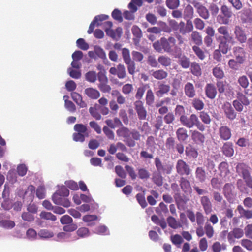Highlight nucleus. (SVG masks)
<instances>
[{
    "instance_id": "nucleus-15",
    "label": "nucleus",
    "mask_w": 252,
    "mask_h": 252,
    "mask_svg": "<svg viewBox=\"0 0 252 252\" xmlns=\"http://www.w3.org/2000/svg\"><path fill=\"white\" fill-rule=\"evenodd\" d=\"M191 140L196 144L203 145L205 141V135L197 130H190Z\"/></svg>"
},
{
    "instance_id": "nucleus-23",
    "label": "nucleus",
    "mask_w": 252,
    "mask_h": 252,
    "mask_svg": "<svg viewBox=\"0 0 252 252\" xmlns=\"http://www.w3.org/2000/svg\"><path fill=\"white\" fill-rule=\"evenodd\" d=\"M72 99L73 101L81 108L86 107L87 104L85 101H83L82 97L81 94L79 93L73 92L71 94Z\"/></svg>"
},
{
    "instance_id": "nucleus-44",
    "label": "nucleus",
    "mask_w": 252,
    "mask_h": 252,
    "mask_svg": "<svg viewBox=\"0 0 252 252\" xmlns=\"http://www.w3.org/2000/svg\"><path fill=\"white\" fill-rule=\"evenodd\" d=\"M83 220L84 222H88V226H92L94 224V221L97 219V216L94 215H87L83 217Z\"/></svg>"
},
{
    "instance_id": "nucleus-55",
    "label": "nucleus",
    "mask_w": 252,
    "mask_h": 252,
    "mask_svg": "<svg viewBox=\"0 0 252 252\" xmlns=\"http://www.w3.org/2000/svg\"><path fill=\"white\" fill-rule=\"evenodd\" d=\"M170 240L174 245L176 246L181 245L183 242L182 236L179 234L172 235L170 237Z\"/></svg>"
},
{
    "instance_id": "nucleus-45",
    "label": "nucleus",
    "mask_w": 252,
    "mask_h": 252,
    "mask_svg": "<svg viewBox=\"0 0 252 252\" xmlns=\"http://www.w3.org/2000/svg\"><path fill=\"white\" fill-rule=\"evenodd\" d=\"M142 5V0H131L128 4V8L132 10L133 12H135L137 10V6L140 7Z\"/></svg>"
},
{
    "instance_id": "nucleus-34",
    "label": "nucleus",
    "mask_w": 252,
    "mask_h": 252,
    "mask_svg": "<svg viewBox=\"0 0 252 252\" xmlns=\"http://www.w3.org/2000/svg\"><path fill=\"white\" fill-rule=\"evenodd\" d=\"M185 153L186 156L190 158H196L198 155L196 150L191 145L186 147Z\"/></svg>"
},
{
    "instance_id": "nucleus-43",
    "label": "nucleus",
    "mask_w": 252,
    "mask_h": 252,
    "mask_svg": "<svg viewBox=\"0 0 252 252\" xmlns=\"http://www.w3.org/2000/svg\"><path fill=\"white\" fill-rule=\"evenodd\" d=\"M138 177L142 180H147L150 176V173L147 169L145 168H139L137 170Z\"/></svg>"
},
{
    "instance_id": "nucleus-1",
    "label": "nucleus",
    "mask_w": 252,
    "mask_h": 252,
    "mask_svg": "<svg viewBox=\"0 0 252 252\" xmlns=\"http://www.w3.org/2000/svg\"><path fill=\"white\" fill-rule=\"evenodd\" d=\"M218 34H216V40L219 43V49H216L213 53V58L217 61L221 60V52L226 54L231 50V46L235 43L234 38L230 35L229 28L226 26H221L217 29Z\"/></svg>"
},
{
    "instance_id": "nucleus-64",
    "label": "nucleus",
    "mask_w": 252,
    "mask_h": 252,
    "mask_svg": "<svg viewBox=\"0 0 252 252\" xmlns=\"http://www.w3.org/2000/svg\"><path fill=\"white\" fill-rule=\"evenodd\" d=\"M115 170L117 175L120 178L122 179H125L126 177V173L121 166H116L115 167Z\"/></svg>"
},
{
    "instance_id": "nucleus-22",
    "label": "nucleus",
    "mask_w": 252,
    "mask_h": 252,
    "mask_svg": "<svg viewBox=\"0 0 252 252\" xmlns=\"http://www.w3.org/2000/svg\"><path fill=\"white\" fill-rule=\"evenodd\" d=\"M135 110L137 113L138 118L140 120H145L146 118L147 112L143 106L142 102L140 101H136Z\"/></svg>"
},
{
    "instance_id": "nucleus-46",
    "label": "nucleus",
    "mask_w": 252,
    "mask_h": 252,
    "mask_svg": "<svg viewBox=\"0 0 252 252\" xmlns=\"http://www.w3.org/2000/svg\"><path fill=\"white\" fill-rule=\"evenodd\" d=\"M158 62L164 66H168L171 64V59L165 55H161L158 58Z\"/></svg>"
},
{
    "instance_id": "nucleus-26",
    "label": "nucleus",
    "mask_w": 252,
    "mask_h": 252,
    "mask_svg": "<svg viewBox=\"0 0 252 252\" xmlns=\"http://www.w3.org/2000/svg\"><path fill=\"white\" fill-rule=\"evenodd\" d=\"M244 235L243 230L239 228H235L233 229V231L230 232L227 236L228 241H231L234 238H240Z\"/></svg>"
},
{
    "instance_id": "nucleus-27",
    "label": "nucleus",
    "mask_w": 252,
    "mask_h": 252,
    "mask_svg": "<svg viewBox=\"0 0 252 252\" xmlns=\"http://www.w3.org/2000/svg\"><path fill=\"white\" fill-rule=\"evenodd\" d=\"M152 181L158 187H161L163 184V177L161 173L155 171L152 174Z\"/></svg>"
},
{
    "instance_id": "nucleus-12",
    "label": "nucleus",
    "mask_w": 252,
    "mask_h": 252,
    "mask_svg": "<svg viewBox=\"0 0 252 252\" xmlns=\"http://www.w3.org/2000/svg\"><path fill=\"white\" fill-rule=\"evenodd\" d=\"M53 202L56 205H61L64 207H69L70 206V202L65 197L55 192L52 197Z\"/></svg>"
},
{
    "instance_id": "nucleus-14",
    "label": "nucleus",
    "mask_w": 252,
    "mask_h": 252,
    "mask_svg": "<svg viewBox=\"0 0 252 252\" xmlns=\"http://www.w3.org/2000/svg\"><path fill=\"white\" fill-rule=\"evenodd\" d=\"M200 203L206 215H209L213 211L212 204L208 196H202L200 197Z\"/></svg>"
},
{
    "instance_id": "nucleus-51",
    "label": "nucleus",
    "mask_w": 252,
    "mask_h": 252,
    "mask_svg": "<svg viewBox=\"0 0 252 252\" xmlns=\"http://www.w3.org/2000/svg\"><path fill=\"white\" fill-rule=\"evenodd\" d=\"M237 98L238 101L241 102L244 105L248 106L250 104V101L247 97L241 92L237 93Z\"/></svg>"
},
{
    "instance_id": "nucleus-39",
    "label": "nucleus",
    "mask_w": 252,
    "mask_h": 252,
    "mask_svg": "<svg viewBox=\"0 0 252 252\" xmlns=\"http://www.w3.org/2000/svg\"><path fill=\"white\" fill-rule=\"evenodd\" d=\"M221 13L228 20L232 17L233 13L231 9L226 5H223L220 8Z\"/></svg>"
},
{
    "instance_id": "nucleus-18",
    "label": "nucleus",
    "mask_w": 252,
    "mask_h": 252,
    "mask_svg": "<svg viewBox=\"0 0 252 252\" xmlns=\"http://www.w3.org/2000/svg\"><path fill=\"white\" fill-rule=\"evenodd\" d=\"M233 52L237 62L240 64L243 63L245 60V52L243 48L240 46L234 47Z\"/></svg>"
},
{
    "instance_id": "nucleus-7",
    "label": "nucleus",
    "mask_w": 252,
    "mask_h": 252,
    "mask_svg": "<svg viewBox=\"0 0 252 252\" xmlns=\"http://www.w3.org/2000/svg\"><path fill=\"white\" fill-rule=\"evenodd\" d=\"M35 187L32 185L29 186L26 190L19 189L18 191V195L23 199H27L29 201L33 200L34 196Z\"/></svg>"
},
{
    "instance_id": "nucleus-53",
    "label": "nucleus",
    "mask_w": 252,
    "mask_h": 252,
    "mask_svg": "<svg viewBox=\"0 0 252 252\" xmlns=\"http://www.w3.org/2000/svg\"><path fill=\"white\" fill-rule=\"evenodd\" d=\"M199 117L205 124L208 125L211 123V119L210 116L205 111H201L199 113Z\"/></svg>"
},
{
    "instance_id": "nucleus-47",
    "label": "nucleus",
    "mask_w": 252,
    "mask_h": 252,
    "mask_svg": "<svg viewBox=\"0 0 252 252\" xmlns=\"http://www.w3.org/2000/svg\"><path fill=\"white\" fill-rule=\"evenodd\" d=\"M179 63L184 68H188L191 65L189 59L185 56L180 57Z\"/></svg>"
},
{
    "instance_id": "nucleus-8",
    "label": "nucleus",
    "mask_w": 252,
    "mask_h": 252,
    "mask_svg": "<svg viewBox=\"0 0 252 252\" xmlns=\"http://www.w3.org/2000/svg\"><path fill=\"white\" fill-rule=\"evenodd\" d=\"M155 164L157 172L166 174H169L171 173L172 166L169 164H163L158 157H156L155 159Z\"/></svg>"
},
{
    "instance_id": "nucleus-2",
    "label": "nucleus",
    "mask_w": 252,
    "mask_h": 252,
    "mask_svg": "<svg viewBox=\"0 0 252 252\" xmlns=\"http://www.w3.org/2000/svg\"><path fill=\"white\" fill-rule=\"evenodd\" d=\"M118 136L124 138V141L129 147L136 145L135 141L140 140L141 134L135 129L130 131L128 128L122 126L116 131Z\"/></svg>"
},
{
    "instance_id": "nucleus-28",
    "label": "nucleus",
    "mask_w": 252,
    "mask_h": 252,
    "mask_svg": "<svg viewBox=\"0 0 252 252\" xmlns=\"http://www.w3.org/2000/svg\"><path fill=\"white\" fill-rule=\"evenodd\" d=\"M205 94L209 98L214 99L217 94L215 87L211 84H208L205 87Z\"/></svg>"
},
{
    "instance_id": "nucleus-5",
    "label": "nucleus",
    "mask_w": 252,
    "mask_h": 252,
    "mask_svg": "<svg viewBox=\"0 0 252 252\" xmlns=\"http://www.w3.org/2000/svg\"><path fill=\"white\" fill-rule=\"evenodd\" d=\"M181 124L188 128H191L195 126L200 131L205 130V126L199 120L198 118L195 114H192L189 117L185 115H182L180 118Z\"/></svg>"
},
{
    "instance_id": "nucleus-31",
    "label": "nucleus",
    "mask_w": 252,
    "mask_h": 252,
    "mask_svg": "<svg viewBox=\"0 0 252 252\" xmlns=\"http://www.w3.org/2000/svg\"><path fill=\"white\" fill-rule=\"evenodd\" d=\"M219 170L220 172V175L221 176H226L230 173L229 169V165L227 162H221L219 165Z\"/></svg>"
},
{
    "instance_id": "nucleus-25",
    "label": "nucleus",
    "mask_w": 252,
    "mask_h": 252,
    "mask_svg": "<svg viewBox=\"0 0 252 252\" xmlns=\"http://www.w3.org/2000/svg\"><path fill=\"white\" fill-rule=\"evenodd\" d=\"M180 186L183 192L187 193L191 191L190 182L184 177H181L180 180Z\"/></svg>"
},
{
    "instance_id": "nucleus-58",
    "label": "nucleus",
    "mask_w": 252,
    "mask_h": 252,
    "mask_svg": "<svg viewBox=\"0 0 252 252\" xmlns=\"http://www.w3.org/2000/svg\"><path fill=\"white\" fill-rule=\"evenodd\" d=\"M67 72L71 77L74 79H78L81 77V72L79 69L69 68L67 70Z\"/></svg>"
},
{
    "instance_id": "nucleus-52",
    "label": "nucleus",
    "mask_w": 252,
    "mask_h": 252,
    "mask_svg": "<svg viewBox=\"0 0 252 252\" xmlns=\"http://www.w3.org/2000/svg\"><path fill=\"white\" fill-rule=\"evenodd\" d=\"M136 198L138 202V203L140 205L142 208H144L147 206V203L145 200V197L144 194L139 193L136 194Z\"/></svg>"
},
{
    "instance_id": "nucleus-30",
    "label": "nucleus",
    "mask_w": 252,
    "mask_h": 252,
    "mask_svg": "<svg viewBox=\"0 0 252 252\" xmlns=\"http://www.w3.org/2000/svg\"><path fill=\"white\" fill-rule=\"evenodd\" d=\"M237 210L238 211L241 217H244L247 219L252 218V211L245 209L242 205H238L237 207Z\"/></svg>"
},
{
    "instance_id": "nucleus-50",
    "label": "nucleus",
    "mask_w": 252,
    "mask_h": 252,
    "mask_svg": "<svg viewBox=\"0 0 252 252\" xmlns=\"http://www.w3.org/2000/svg\"><path fill=\"white\" fill-rule=\"evenodd\" d=\"M192 50L197 57L201 60H203L205 58L204 52L198 46L194 45L192 47Z\"/></svg>"
},
{
    "instance_id": "nucleus-40",
    "label": "nucleus",
    "mask_w": 252,
    "mask_h": 252,
    "mask_svg": "<svg viewBox=\"0 0 252 252\" xmlns=\"http://www.w3.org/2000/svg\"><path fill=\"white\" fill-rule=\"evenodd\" d=\"M39 216L41 219L45 220H50L52 221H54L57 220L56 216L51 212L42 211L39 214Z\"/></svg>"
},
{
    "instance_id": "nucleus-20",
    "label": "nucleus",
    "mask_w": 252,
    "mask_h": 252,
    "mask_svg": "<svg viewBox=\"0 0 252 252\" xmlns=\"http://www.w3.org/2000/svg\"><path fill=\"white\" fill-rule=\"evenodd\" d=\"M223 109L227 118L231 120L236 118V113L230 103H225L223 105Z\"/></svg>"
},
{
    "instance_id": "nucleus-42",
    "label": "nucleus",
    "mask_w": 252,
    "mask_h": 252,
    "mask_svg": "<svg viewBox=\"0 0 252 252\" xmlns=\"http://www.w3.org/2000/svg\"><path fill=\"white\" fill-rule=\"evenodd\" d=\"M192 40L197 45H200L202 43V36L197 31H193L191 34Z\"/></svg>"
},
{
    "instance_id": "nucleus-49",
    "label": "nucleus",
    "mask_w": 252,
    "mask_h": 252,
    "mask_svg": "<svg viewBox=\"0 0 252 252\" xmlns=\"http://www.w3.org/2000/svg\"><path fill=\"white\" fill-rule=\"evenodd\" d=\"M123 33V30L121 27L117 28L115 30H111V38L115 40H118Z\"/></svg>"
},
{
    "instance_id": "nucleus-54",
    "label": "nucleus",
    "mask_w": 252,
    "mask_h": 252,
    "mask_svg": "<svg viewBox=\"0 0 252 252\" xmlns=\"http://www.w3.org/2000/svg\"><path fill=\"white\" fill-rule=\"evenodd\" d=\"M192 105L196 110H201L204 107L203 102L197 98H195L192 100Z\"/></svg>"
},
{
    "instance_id": "nucleus-59",
    "label": "nucleus",
    "mask_w": 252,
    "mask_h": 252,
    "mask_svg": "<svg viewBox=\"0 0 252 252\" xmlns=\"http://www.w3.org/2000/svg\"><path fill=\"white\" fill-rule=\"evenodd\" d=\"M166 4L171 9L177 8L180 4L179 0H166Z\"/></svg>"
},
{
    "instance_id": "nucleus-62",
    "label": "nucleus",
    "mask_w": 252,
    "mask_h": 252,
    "mask_svg": "<svg viewBox=\"0 0 252 252\" xmlns=\"http://www.w3.org/2000/svg\"><path fill=\"white\" fill-rule=\"evenodd\" d=\"M122 53L123 60L125 63L132 61L130 55V51L127 48H124L122 49Z\"/></svg>"
},
{
    "instance_id": "nucleus-57",
    "label": "nucleus",
    "mask_w": 252,
    "mask_h": 252,
    "mask_svg": "<svg viewBox=\"0 0 252 252\" xmlns=\"http://www.w3.org/2000/svg\"><path fill=\"white\" fill-rule=\"evenodd\" d=\"M76 45L79 48L83 50H87L89 48V44L85 42L83 38L78 39L76 41Z\"/></svg>"
},
{
    "instance_id": "nucleus-11",
    "label": "nucleus",
    "mask_w": 252,
    "mask_h": 252,
    "mask_svg": "<svg viewBox=\"0 0 252 252\" xmlns=\"http://www.w3.org/2000/svg\"><path fill=\"white\" fill-rule=\"evenodd\" d=\"M234 35L235 39L240 43L243 44L246 42L247 37L245 31L239 26H236L234 29Z\"/></svg>"
},
{
    "instance_id": "nucleus-24",
    "label": "nucleus",
    "mask_w": 252,
    "mask_h": 252,
    "mask_svg": "<svg viewBox=\"0 0 252 252\" xmlns=\"http://www.w3.org/2000/svg\"><path fill=\"white\" fill-rule=\"evenodd\" d=\"M176 135L177 139L180 142L185 141L189 137L187 129L184 127H180L177 129Z\"/></svg>"
},
{
    "instance_id": "nucleus-61",
    "label": "nucleus",
    "mask_w": 252,
    "mask_h": 252,
    "mask_svg": "<svg viewBox=\"0 0 252 252\" xmlns=\"http://www.w3.org/2000/svg\"><path fill=\"white\" fill-rule=\"evenodd\" d=\"M213 198L214 201L218 203H226L222 195L218 191H214L213 192Z\"/></svg>"
},
{
    "instance_id": "nucleus-35",
    "label": "nucleus",
    "mask_w": 252,
    "mask_h": 252,
    "mask_svg": "<svg viewBox=\"0 0 252 252\" xmlns=\"http://www.w3.org/2000/svg\"><path fill=\"white\" fill-rule=\"evenodd\" d=\"M167 221L168 225L173 229H176L182 226V224L172 216L167 218Z\"/></svg>"
},
{
    "instance_id": "nucleus-4",
    "label": "nucleus",
    "mask_w": 252,
    "mask_h": 252,
    "mask_svg": "<svg viewBox=\"0 0 252 252\" xmlns=\"http://www.w3.org/2000/svg\"><path fill=\"white\" fill-rule=\"evenodd\" d=\"M176 39L174 37L170 36L168 39L162 37L160 40L154 42L153 44L154 49L159 52H165L171 53L173 51L172 47L175 46Z\"/></svg>"
},
{
    "instance_id": "nucleus-37",
    "label": "nucleus",
    "mask_w": 252,
    "mask_h": 252,
    "mask_svg": "<svg viewBox=\"0 0 252 252\" xmlns=\"http://www.w3.org/2000/svg\"><path fill=\"white\" fill-rule=\"evenodd\" d=\"M195 175L196 178L198 179L200 182H203L206 180V172L202 167H198L196 168Z\"/></svg>"
},
{
    "instance_id": "nucleus-9",
    "label": "nucleus",
    "mask_w": 252,
    "mask_h": 252,
    "mask_svg": "<svg viewBox=\"0 0 252 252\" xmlns=\"http://www.w3.org/2000/svg\"><path fill=\"white\" fill-rule=\"evenodd\" d=\"M176 168L177 172L180 175H189L191 172V169L188 164L183 159L177 161Z\"/></svg>"
},
{
    "instance_id": "nucleus-60",
    "label": "nucleus",
    "mask_w": 252,
    "mask_h": 252,
    "mask_svg": "<svg viewBox=\"0 0 252 252\" xmlns=\"http://www.w3.org/2000/svg\"><path fill=\"white\" fill-rule=\"evenodd\" d=\"M170 90V86L167 85L161 84L159 85V90L157 92L158 95H161L167 93Z\"/></svg>"
},
{
    "instance_id": "nucleus-29",
    "label": "nucleus",
    "mask_w": 252,
    "mask_h": 252,
    "mask_svg": "<svg viewBox=\"0 0 252 252\" xmlns=\"http://www.w3.org/2000/svg\"><path fill=\"white\" fill-rule=\"evenodd\" d=\"M111 74H117V76L120 78H123L125 77L126 70L125 68L123 65H119L117 68L111 67Z\"/></svg>"
},
{
    "instance_id": "nucleus-19",
    "label": "nucleus",
    "mask_w": 252,
    "mask_h": 252,
    "mask_svg": "<svg viewBox=\"0 0 252 252\" xmlns=\"http://www.w3.org/2000/svg\"><path fill=\"white\" fill-rule=\"evenodd\" d=\"M222 154L226 157H232L234 153L233 144L231 142H226L221 148Z\"/></svg>"
},
{
    "instance_id": "nucleus-41",
    "label": "nucleus",
    "mask_w": 252,
    "mask_h": 252,
    "mask_svg": "<svg viewBox=\"0 0 252 252\" xmlns=\"http://www.w3.org/2000/svg\"><path fill=\"white\" fill-rule=\"evenodd\" d=\"M94 51L96 54L97 57L102 59L104 63H106L108 62L106 59V54L103 49L98 46H95L94 47Z\"/></svg>"
},
{
    "instance_id": "nucleus-48",
    "label": "nucleus",
    "mask_w": 252,
    "mask_h": 252,
    "mask_svg": "<svg viewBox=\"0 0 252 252\" xmlns=\"http://www.w3.org/2000/svg\"><path fill=\"white\" fill-rule=\"evenodd\" d=\"M205 233L208 238H211L214 234L213 227L210 223L206 222L204 226Z\"/></svg>"
},
{
    "instance_id": "nucleus-17",
    "label": "nucleus",
    "mask_w": 252,
    "mask_h": 252,
    "mask_svg": "<svg viewBox=\"0 0 252 252\" xmlns=\"http://www.w3.org/2000/svg\"><path fill=\"white\" fill-rule=\"evenodd\" d=\"M234 186L232 183H226L223 188V194L228 201H230L234 197Z\"/></svg>"
},
{
    "instance_id": "nucleus-16",
    "label": "nucleus",
    "mask_w": 252,
    "mask_h": 252,
    "mask_svg": "<svg viewBox=\"0 0 252 252\" xmlns=\"http://www.w3.org/2000/svg\"><path fill=\"white\" fill-rule=\"evenodd\" d=\"M219 135L221 140L228 141L232 136L231 130L227 126H221L219 129Z\"/></svg>"
},
{
    "instance_id": "nucleus-36",
    "label": "nucleus",
    "mask_w": 252,
    "mask_h": 252,
    "mask_svg": "<svg viewBox=\"0 0 252 252\" xmlns=\"http://www.w3.org/2000/svg\"><path fill=\"white\" fill-rule=\"evenodd\" d=\"M190 69L192 73L197 77H199L202 74L200 66L196 62H194L191 63Z\"/></svg>"
},
{
    "instance_id": "nucleus-32",
    "label": "nucleus",
    "mask_w": 252,
    "mask_h": 252,
    "mask_svg": "<svg viewBox=\"0 0 252 252\" xmlns=\"http://www.w3.org/2000/svg\"><path fill=\"white\" fill-rule=\"evenodd\" d=\"M118 150L126 152L128 149L124 144L120 142H117L116 145L111 144V154H114Z\"/></svg>"
},
{
    "instance_id": "nucleus-3",
    "label": "nucleus",
    "mask_w": 252,
    "mask_h": 252,
    "mask_svg": "<svg viewBox=\"0 0 252 252\" xmlns=\"http://www.w3.org/2000/svg\"><path fill=\"white\" fill-rule=\"evenodd\" d=\"M109 18V15L106 14L95 16L91 23L87 32L89 34H91L94 32L95 26H101L102 29L105 30L106 34L108 36H110V22L106 21Z\"/></svg>"
},
{
    "instance_id": "nucleus-21",
    "label": "nucleus",
    "mask_w": 252,
    "mask_h": 252,
    "mask_svg": "<svg viewBox=\"0 0 252 252\" xmlns=\"http://www.w3.org/2000/svg\"><path fill=\"white\" fill-rule=\"evenodd\" d=\"M131 31L134 36L133 38L134 44L136 46L139 45L140 39L142 37L141 30L137 26L134 25L132 27Z\"/></svg>"
},
{
    "instance_id": "nucleus-13",
    "label": "nucleus",
    "mask_w": 252,
    "mask_h": 252,
    "mask_svg": "<svg viewBox=\"0 0 252 252\" xmlns=\"http://www.w3.org/2000/svg\"><path fill=\"white\" fill-rule=\"evenodd\" d=\"M250 167L244 162L238 163L236 167V173L242 178L251 174Z\"/></svg>"
},
{
    "instance_id": "nucleus-6",
    "label": "nucleus",
    "mask_w": 252,
    "mask_h": 252,
    "mask_svg": "<svg viewBox=\"0 0 252 252\" xmlns=\"http://www.w3.org/2000/svg\"><path fill=\"white\" fill-rule=\"evenodd\" d=\"M74 130L76 132L73 134L74 141L83 142L86 137L89 136L87 126L82 124H76L74 126Z\"/></svg>"
},
{
    "instance_id": "nucleus-38",
    "label": "nucleus",
    "mask_w": 252,
    "mask_h": 252,
    "mask_svg": "<svg viewBox=\"0 0 252 252\" xmlns=\"http://www.w3.org/2000/svg\"><path fill=\"white\" fill-rule=\"evenodd\" d=\"M186 94L189 97H193L195 95V92L193 85L191 83H188L185 87Z\"/></svg>"
},
{
    "instance_id": "nucleus-33",
    "label": "nucleus",
    "mask_w": 252,
    "mask_h": 252,
    "mask_svg": "<svg viewBox=\"0 0 252 252\" xmlns=\"http://www.w3.org/2000/svg\"><path fill=\"white\" fill-rule=\"evenodd\" d=\"M85 93L88 97L92 99H96L100 96L99 92L97 90L92 88L86 89Z\"/></svg>"
},
{
    "instance_id": "nucleus-10",
    "label": "nucleus",
    "mask_w": 252,
    "mask_h": 252,
    "mask_svg": "<svg viewBox=\"0 0 252 252\" xmlns=\"http://www.w3.org/2000/svg\"><path fill=\"white\" fill-rule=\"evenodd\" d=\"M191 4L196 9L199 15L202 18L206 20L209 18L210 15L208 9L201 3L196 0L191 1Z\"/></svg>"
},
{
    "instance_id": "nucleus-56",
    "label": "nucleus",
    "mask_w": 252,
    "mask_h": 252,
    "mask_svg": "<svg viewBox=\"0 0 252 252\" xmlns=\"http://www.w3.org/2000/svg\"><path fill=\"white\" fill-rule=\"evenodd\" d=\"M0 225L5 228L10 229L13 228L15 224L11 220H2L0 221Z\"/></svg>"
},
{
    "instance_id": "nucleus-63",
    "label": "nucleus",
    "mask_w": 252,
    "mask_h": 252,
    "mask_svg": "<svg viewBox=\"0 0 252 252\" xmlns=\"http://www.w3.org/2000/svg\"><path fill=\"white\" fill-rule=\"evenodd\" d=\"M100 83L99 84V89L104 92H109L110 90V87L107 84L108 80H99Z\"/></svg>"
}]
</instances>
